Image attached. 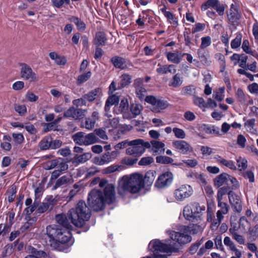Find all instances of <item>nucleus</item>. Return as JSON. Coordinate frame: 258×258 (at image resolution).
<instances>
[{"instance_id":"obj_11","label":"nucleus","mask_w":258,"mask_h":258,"mask_svg":"<svg viewBox=\"0 0 258 258\" xmlns=\"http://www.w3.org/2000/svg\"><path fill=\"white\" fill-rule=\"evenodd\" d=\"M193 194L192 187L187 184L178 186L173 192L174 197L177 201L182 202L190 197Z\"/></svg>"},{"instance_id":"obj_10","label":"nucleus","mask_w":258,"mask_h":258,"mask_svg":"<svg viewBox=\"0 0 258 258\" xmlns=\"http://www.w3.org/2000/svg\"><path fill=\"white\" fill-rule=\"evenodd\" d=\"M205 210V207H202L198 203H193L185 206L183 209V215L186 219L192 220L200 217L201 213Z\"/></svg>"},{"instance_id":"obj_50","label":"nucleus","mask_w":258,"mask_h":258,"mask_svg":"<svg viewBox=\"0 0 258 258\" xmlns=\"http://www.w3.org/2000/svg\"><path fill=\"white\" fill-rule=\"evenodd\" d=\"M235 96L237 100L241 104L244 103L246 101V96L241 88H238L236 92Z\"/></svg>"},{"instance_id":"obj_5","label":"nucleus","mask_w":258,"mask_h":258,"mask_svg":"<svg viewBox=\"0 0 258 258\" xmlns=\"http://www.w3.org/2000/svg\"><path fill=\"white\" fill-rule=\"evenodd\" d=\"M72 223L76 227H81L91 217L89 208L83 201H80L74 208H72L68 213Z\"/></svg>"},{"instance_id":"obj_61","label":"nucleus","mask_w":258,"mask_h":258,"mask_svg":"<svg viewBox=\"0 0 258 258\" xmlns=\"http://www.w3.org/2000/svg\"><path fill=\"white\" fill-rule=\"evenodd\" d=\"M122 169V167L118 165H112L106 168L105 171L107 173H111L116 171H120Z\"/></svg>"},{"instance_id":"obj_45","label":"nucleus","mask_w":258,"mask_h":258,"mask_svg":"<svg viewBox=\"0 0 258 258\" xmlns=\"http://www.w3.org/2000/svg\"><path fill=\"white\" fill-rule=\"evenodd\" d=\"M242 48L243 50L246 53L251 54L255 57H257L258 56V55L255 54L249 47V43L248 40L245 39L243 40L242 45Z\"/></svg>"},{"instance_id":"obj_37","label":"nucleus","mask_w":258,"mask_h":258,"mask_svg":"<svg viewBox=\"0 0 258 258\" xmlns=\"http://www.w3.org/2000/svg\"><path fill=\"white\" fill-rule=\"evenodd\" d=\"M93 163L98 165H103L108 164L110 162L107 153H105L100 157L94 158L93 159Z\"/></svg>"},{"instance_id":"obj_4","label":"nucleus","mask_w":258,"mask_h":258,"mask_svg":"<svg viewBox=\"0 0 258 258\" xmlns=\"http://www.w3.org/2000/svg\"><path fill=\"white\" fill-rule=\"evenodd\" d=\"M46 234L49 238V244L53 248H58L60 244L68 242L72 234L68 229L59 228L56 225H48L46 228Z\"/></svg>"},{"instance_id":"obj_26","label":"nucleus","mask_w":258,"mask_h":258,"mask_svg":"<svg viewBox=\"0 0 258 258\" xmlns=\"http://www.w3.org/2000/svg\"><path fill=\"white\" fill-rule=\"evenodd\" d=\"M49 57L53 60L54 61L55 63L57 65L64 66L67 63L66 58L62 56L59 55L56 52L53 51L49 53Z\"/></svg>"},{"instance_id":"obj_32","label":"nucleus","mask_w":258,"mask_h":258,"mask_svg":"<svg viewBox=\"0 0 258 258\" xmlns=\"http://www.w3.org/2000/svg\"><path fill=\"white\" fill-rule=\"evenodd\" d=\"M183 83V78L179 73L174 75L169 82V86L176 88L179 87Z\"/></svg>"},{"instance_id":"obj_63","label":"nucleus","mask_w":258,"mask_h":258,"mask_svg":"<svg viewBox=\"0 0 258 258\" xmlns=\"http://www.w3.org/2000/svg\"><path fill=\"white\" fill-rule=\"evenodd\" d=\"M193 101L194 104L200 107H204L206 106L205 101L203 98L194 96Z\"/></svg>"},{"instance_id":"obj_40","label":"nucleus","mask_w":258,"mask_h":258,"mask_svg":"<svg viewBox=\"0 0 258 258\" xmlns=\"http://www.w3.org/2000/svg\"><path fill=\"white\" fill-rule=\"evenodd\" d=\"M223 242L225 245L228 248V249L232 252L239 250L237 248L234 242L229 237L226 236L224 239Z\"/></svg>"},{"instance_id":"obj_17","label":"nucleus","mask_w":258,"mask_h":258,"mask_svg":"<svg viewBox=\"0 0 258 258\" xmlns=\"http://www.w3.org/2000/svg\"><path fill=\"white\" fill-rule=\"evenodd\" d=\"M104 202L107 204L113 203L116 199L115 186L112 184H108L104 189Z\"/></svg>"},{"instance_id":"obj_16","label":"nucleus","mask_w":258,"mask_h":258,"mask_svg":"<svg viewBox=\"0 0 258 258\" xmlns=\"http://www.w3.org/2000/svg\"><path fill=\"white\" fill-rule=\"evenodd\" d=\"M46 169H51L54 168H60V170L65 171L68 168V165L64 159L58 158L48 161L46 164Z\"/></svg>"},{"instance_id":"obj_36","label":"nucleus","mask_w":258,"mask_h":258,"mask_svg":"<svg viewBox=\"0 0 258 258\" xmlns=\"http://www.w3.org/2000/svg\"><path fill=\"white\" fill-rule=\"evenodd\" d=\"M32 254L27 255L25 258H46V253L43 251H38L34 248H30Z\"/></svg>"},{"instance_id":"obj_14","label":"nucleus","mask_w":258,"mask_h":258,"mask_svg":"<svg viewBox=\"0 0 258 258\" xmlns=\"http://www.w3.org/2000/svg\"><path fill=\"white\" fill-rule=\"evenodd\" d=\"M172 146L176 151L182 154H187L193 151L192 147L184 140L174 141Z\"/></svg>"},{"instance_id":"obj_30","label":"nucleus","mask_w":258,"mask_h":258,"mask_svg":"<svg viewBox=\"0 0 258 258\" xmlns=\"http://www.w3.org/2000/svg\"><path fill=\"white\" fill-rule=\"evenodd\" d=\"M215 159L217 162L221 165H224L231 170H235L236 169L234 162L232 160L225 159L220 156L215 157Z\"/></svg>"},{"instance_id":"obj_15","label":"nucleus","mask_w":258,"mask_h":258,"mask_svg":"<svg viewBox=\"0 0 258 258\" xmlns=\"http://www.w3.org/2000/svg\"><path fill=\"white\" fill-rule=\"evenodd\" d=\"M87 110L80 108H75L71 107L64 112V116L66 117H71L75 119L82 118L85 115Z\"/></svg>"},{"instance_id":"obj_51","label":"nucleus","mask_w":258,"mask_h":258,"mask_svg":"<svg viewBox=\"0 0 258 258\" xmlns=\"http://www.w3.org/2000/svg\"><path fill=\"white\" fill-rule=\"evenodd\" d=\"M141 110L142 106L138 104H133L130 107V110L134 117L139 115Z\"/></svg>"},{"instance_id":"obj_12","label":"nucleus","mask_w":258,"mask_h":258,"mask_svg":"<svg viewBox=\"0 0 258 258\" xmlns=\"http://www.w3.org/2000/svg\"><path fill=\"white\" fill-rule=\"evenodd\" d=\"M21 67L20 75L22 79L30 83L35 82L38 80L36 74L29 66L26 63H22Z\"/></svg>"},{"instance_id":"obj_54","label":"nucleus","mask_w":258,"mask_h":258,"mask_svg":"<svg viewBox=\"0 0 258 258\" xmlns=\"http://www.w3.org/2000/svg\"><path fill=\"white\" fill-rule=\"evenodd\" d=\"M232 237L239 244H245V239L244 237L242 235L239 234L237 232H232Z\"/></svg>"},{"instance_id":"obj_34","label":"nucleus","mask_w":258,"mask_h":258,"mask_svg":"<svg viewBox=\"0 0 258 258\" xmlns=\"http://www.w3.org/2000/svg\"><path fill=\"white\" fill-rule=\"evenodd\" d=\"M119 98L115 95H112L109 96L107 99L104 109L105 111H108L110 109V107L113 105L117 104L119 102Z\"/></svg>"},{"instance_id":"obj_47","label":"nucleus","mask_w":258,"mask_h":258,"mask_svg":"<svg viewBox=\"0 0 258 258\" xmlns=\"http://www.w3.org/2000/svg\"><path fill=\"white\" fill-rule=\"evenodd\" d=\"M157 163L160 164L172 163L173 159L169 157L165 156H159L156 158Z\"/></svg>"},{"instance_id":"obj_9","label":"nucleus","mask_w":258,"mask_h":258,"mask_svg":"<svg viewBox=\"0 0 258 258\" xmlns=\"http://www.w3.org/2000/svg\"><path fill=\"white\" fill-rule=\"evenodd\" d=\"M75 143L80 145H89L98 141V138L94 133L85 134L83 132H78L72 137Z\"/></svg>"},{"instance_id":"obj_42","label":"nucleus","mask_w":258,"mask_h":258,"mask_svg":"<svg viewBox=\"0 0 258 258\" xmlns=\"http://www.w3.org/2000/svg\"><path fill=\"white\" fill-rule=\"evenodd\" d=\"M91 75L92 73L90 71L80 75L78 77L77 84L78 85H81L83 84L90 78Z\"/></svg>"},{"instance_id":"obj_18","label":"nucleus","mask_w":258,"mask_h":258,"mask_svg":"<svg viewBox=\"0 0 258 258\" xmlns=\"http://www.w3.org/2000/svg\"><path fill=\"white\" fill-rule=\"evenodd\" d=\"M229 202L234 211L240 213L242 211V202L240 197L233 192H230L228 197Z\"/></svg>"},{"instance_id":"obj_29","label":"nucleus","mask_w":258,"mask_h":258,"mask_svg":"<svg viewBox=\"0 0 258 258\" xmlns=\"http://www.w3.org/2000/svg\"><path fill=\"white\" fill-rule=\"evenodd\" d=\"M55 220L57 223L63 227L64 229L69 230L71 225L64 214H59L56 215Z\"/></svg>"},{"instance_id":"obj_58","label":"nucleus","mask_w":258,"mask_h":258,"mask_svg":"<svg viewBox=\"0 0 258 258\" xmlns=\"http://www.w3.org/2000/svg\"><path fill=\"white\" fill-rule=\"evenodd\" d=\"M198 161L196 159H188L182 160V163L178 164V165H182L185 164L187 166L191 168L195 167L198 165Z\"/></svg>"},{"instance_id":"obj_43","label":"nucleus","mask_w":258,"mask_h":258,"mask_svg":"<svg viewBox=\"0 0 258 258\" xmlns=\"http://www.w3.org/2000/svg\"><path fill=\"white\" fill-rule=\"evenodd\" d=\"M39 147L43 150L51 148V138L49 137L43 138L39 143Z\"/></svg>"},{"instance_id":"obj_31","label":"nucleus","mask_w":258,"mask_h":258,"mask_svg":"<svg viewBox=\"0 0 258 258\" xmlns=\"http://www.w3.org/2000/svg\"><path fill=\"white\" fill-rule=\"evenodd\" d=\"M198 57L201 63L205 66H210L212 62L209 54H206L204 50L198 49L197 51Z\"/></svg>"},{"instance_id":"obj_48","label":"nucleus","mask_w":258,"mask_h":258,"mask_svg":"<svg viewBox=\"0 0 258 258\" xmlns=\"http://www.w3.org/2000/svg\"><path fill=\"white\" fill-rule=\"evenodd\" d=\"M168 106V103L166 101L158 99L154 106L157 111H160L161 110L165 109Z\"/></svg>"},{"instance_id":"obj_13","label":"nucleus","mask_w":258,"mask_h":258,"mask_svg":"<svg viewBox=\"0 0 258 258\" xmlns=\"http://www.w3.org/2000/svg\"><path fill=\"white\" fill-rule=\"evenodd\" d=\"M173 178L172 173L170 171H166L158 177L155 183V186L158 188H165L172 183Z\"/></svg>"},{"instance_id":"obj_20","label":"nucleus","mask_w":258,"mask_h":258,"mask_svg":"<svg viewBox=\"0 0 258 258\" xmlns=\"http://www.w3.org/2000/svg\"><path fill=\"white\" fill-rule=\"evenodd\" d=\"M229 21L232 23H237L240 19L241 15L238 11V6L236 3L232 4L227 14Z\"/></svg>"},{"instance_id":"obj_56","label":"nucleus","mask_w":258,"mask_h":258,"mask_svg":"<svg viewBox=\"0 0 258 258\" xmlns=\"http://www.w3.org/2000/svg\"><path fill=\"white\" fill-rule=\"evenodd\" d=\"M172 131L177 138L183 139L186 137V134L184 131L181 128L174 127L172 130Z\"/></svg>"},{"instance_id":"obj_38","label":"nucleus","mask_w":258,"mask_h":258,"mask_svg":"<svg viewBox=\"0 0 258 258\" xmlns=\"http://www.w3.org/2000/svg\"><path fill=\"white\" fill-rule=\"evenodd\" d=\"M230 192H232V191L230 190L228 187H222L219 188L217 195V201H223L226 195H228L229 197Z\"/></svg>"},{"instance_id":"obj_25","label":"nucleus","mask_w":258,"mask_h":258,"mask_svg":"<svg viewBox=\"0 0 258 258\" xmlns=\"http://www.w3.org/2000/svg\"><path fill=\"white\" fill-rule=\"evenodd\" d=\"M167 60L172 63L178 64L181 61L183 55L182 53L177 52H167L166 53Z\"/></svg>"},{"instance_id":"obj_28","label":"nucleus","mask_w":258,"mask_h":258,"mask_svg":"<svg viewBox=\"0 0 258 258\" xmlns=\"http://www.w3.org/2000/svg\"><path fill=\"white\" fill-rule=\"evenodd\" d=\"M218 206L220 208L216 213V217L221 218V217H224L223 215L227 214L230 209V207L225 202L223 201H217Z\"/></svg>"},{"instance_id":"obj_55","label":"nucleus","mask_w":258,"mask_h":258,"mask_svg":"<svg viewBox=\"0 0 258 258\" xmlns=\"http://www.w3.org/2000/svg\"><path fill=\"white\" fill-rule=\"evenodd\" d=\"M219 3L218 0H208L205 4L202 6L201 9L202 10L205 11L209 7L214 8Z\"/></svg>"},{"instance_id":"obj_59","label":"nucleus","mask_w":258,"mask_h":258,"mask_svg":"<svg viewBox=\"0 0 258 258\" xmlns=\"http://www.w3.org/2000/svg\"><path fill=\"white\" fill-rule=\"evenodd\" d=\"M12 137L17 144H21L24 141V137L21 133H13Z\"/></svg>"},{"instance_id":"obj_22","label":"nucleus","mask_w":258,"mask_h":258,"mask_svg":"<svg viewBox=\"0 0 258 258\" xmlns=\"http://www.w3.org/2000/svg\"><path fill=\"white\" fill-rule=\"evenodd\" d=\"M111 61L115 68L121 70L127 69L132 66L125 59L119 56L112 57Z\"/></svg>"},{"instance_id":"obj_52","label":"nucleus","mask_w":258,"mask_h":258,"mask_svg":"<svg viewBox=\"0 0 258 258\" xmlns=\"http://www.w3.org/2000/svg\"><path fill=\"white\" fill-rule=\"evenodd\" d=\"M211 39L210 36L203 37L201 38V44L199 49H203L209 46L211 44Z\"/></svg>"},{"instance_id":"obj_2","label":"nucleus","mask_w":258,"mask_h":258,"mask_svg":"<svg viewBox=\"0 0 258 258\" xmlns=\"http://www.w3.org/2000/svg\"><path fill=\"white\" fill-rule=\"evenodd\" d=\"M205 227L204 223L201 225L193 224L188 226H180L179 231L169 230L166 231L170 239L180 245L189 243L191 240L190 234L201 233Z\"/></svg>"},{"instance_id":"obj_39","label":"nucleus","mask_w":258,"mask_h":258,"mask_svg":"<svg viewBox=\"0 0 258 258\" xmlns=\"http://www.w3.org/2000/svg\"><path fill=\"white\" fill-rule=\"evenodd\" d=\"M69 20L75 23L77 29L80 31H84L86 29V24L80 19L76 17H72Z\"/></svg>"},{"instance_id":"obj_41","label":"nucleus","mask_w":258,"mask_h":258,"mask_svg":"<svg viewBox=\"0 0 258 258\" xmlns=\"http://www.w3.org/2000/svg\"><path fill=\"white\" fill-rule=\"evenodd\" d=\"M250 227V223L248 220L244 216H242L239 220V228L242 230L245 231L249 230Z\"/></svg>"},{"instance_id":"obj_33","label":"nucleus","mask_w":258,"mask_h":258,"mask_svg":"<svg viewBox=\"0 0 258 258\" xmlns=\"http://www.w3.org/2000/svg\"><path fill=\"white\" fill-rule=\"evenodd\" d=\"M230 176L225 173H223L217 176L214 179V185L218 187L225 184Z\"/></svg>"},{"instance_id":"obj_44","label":"nucleus","mask_w":258,"mask_h":258,"mask_svg":"<svg viewBox=\"0 0 258 258\" xmlns=\"http://www.w3.org/2000/svg\"><path fill=\"white\" fill-rule=\"evenodd\" d=\"M242 34L237 33L236 37L231 41V47L232 49H236L238 48L241 44Z\"/></svg>"},{"instance_id":"obj_1","label":"nucleus","mask_w":258,"mask_h":258,"mask_svg":"<svg viewBox=\"0 0 258 258\" xmlns=\"http://www.w3.org/2000/svg\"><path fill=\"white\" fill-rule=\"evenodd\" d=\"M155 175L156 172L153 170L147 171L144 176L143 174L137 172L125 175L118 180V193L122 196L127 192L133 194H137L144 187L145 182L148 186L152 185Z\"/></svg>"},{"instance_id":"obj_49","label":"nucleus","mask_w":258,"mask_h":258,"mask_svg":"<svg viewBox=\"0 0 258 258\" xmlns=\"http://www.w3.org/2000/svg\"><path fill=\"white\" fill-rule=\"evenodd\" d=\"M70 180V177L67 176H61L57 180L55 185H54V188L56 189L58 187L67 183Z\"/></svg>"},{"instance_id":"obj_62","label":"nucleus","mask_w":258,"mask_h":258,"mask_svg":"<svg viewBox=\"0 0 258 258\" xmlns=\"http://www.w3.org/2000/svg\"><path fill=\"white\" fill-rule=\"evenodd\" d=\"M237 165L240 168V170H244L247 167V160L241 157L237 159Z\"/></svg>"},{"instance_id":"obj_19","label":"nucleus","mask_w":258,"mask_h":258,"mask_svg":"<svg viewBox=\"0 0 258 258\" xmlns=\"http://www.w3.org/2000/svg\"><path fill=\"white\" fill-rule=\"evenodd\" d=\"M143 79L137 78L134 80L133 84L136 89V94L141 100H144L147 95V90L143 86Z\"/></svg>"},{"instance_id":"obj_3","label":"nucleus","mask_w":258,"mask_h":258,"mask_svg":"<svg viewBox=\"0 0 258 258\" xmlns=\"http://www.w3.org/2000/svg\"><path fill=\"white\" fill-rule=\"evenodd\" d=\"M46 234L49 238V244L53 248H58L60 244L68 242L72 234L68 229L59 228L56 225H48L46 228Z\"/></svg>"},{"instance_id":"obj_64","label":"nucleus","mask_w":258,"mask_h":258,"mask_svg":"<svg viewBox=\"0 0 258 258\" xmlns=\"http://www.w3.org/2000/svg\"><path fill=\"white\" fill-rule=\"evenodd\" d=\"M249 234L253 238H258V223L256 224L253 227L249 228Z\"/></svg>"},{"instance_id":"obj_21","label":"nucleus","mask_w":258,"mask_h":258,"mask_svg":"<svg viewBox=\"0 0 258 258\" xmlns=\"http://www.w3.org/2000/svg\"><path fill=\"white\" fill-rule=\"evenodd\" d=\"M151 145V152L154 155H160L165 151V144L158 141L153 140L149 143Z\"/></svg>"},{"instance_id":"obj_24","label":"nucleus","mask_w":258,"mask_h":258,"mask_svg":"<svg viewBox=\"0 0 258 258\" xmlns=\"http://www.w3.org/2000/svg\"><path fill=\"white\" fill-rule=\"evenodd\" d=\"M102 96V91L101 88H97L91 90L86 94L84 97L89 102H92L95 99L101 97Z\"/></svg>"},{"instance_id":"obj_53","label":"nucleus","mask_w":258,"mask_h":258,"mask_svg":"<svg viewBox=\"0 0 258 258\" xmlns=\"http://www.w3.org/2000/svg\"><path fill=\"white\" fill-rule=\"evenodd\" d=\"M154 162V159L153 157L148 156L144 157L141 159L139 162V165L141 166L149 165Z\"/></svg>"},{"instance_id":"obj_46","label":"nucleus","mask_w":258,"mask_h":258,"mask_svg":"<svg viewBox=\"0 0 258 258\" xmlns=\"http://www.w3.org/2000/svg\"><path fill=\"white\" fill-rule=\"evenodd\" d=\"M225 91V88L224 87H221L219 88L218 91H214L213 94V97L217 100V101H222L224 97V92Z\"/></svg>"},{"instance_id":"obj_57","label":"nucleus","mask_w":258,"mask_h":258,"mask_svg":"<svg viewBox=\"0 0 258 258\" xmlns=\"http://www.w3.org/2000/svg\"><path fill=\"white\" fill-rule=\"evenodd\" d=\"M164 16L170 24L173 25H177V21L176 20L175 16L171 12L168 11L167 13H166Z\"/></svg>"},{"instance_id":"obj_27","label":"nucleus","mask_w":258,"mask_h":258,"mask_svg":"<svg viewBox=\"0 0 258 258\" xmlns=\"http://www.w3.org/2000/svg\"><path fill=\"white\" fill-rule=\"evenodd\" d=\"M120 81L118 83V89H121L130 85L132 82V76L126 73L122 74L119 77Z\"/></svg>"},{"instance_id":"obj_60","label":"nucleus","mask_w":258,"mask_h":258,"mask_svg":"<svg viewBox=\"0 0 258 258\" xmlns=\"http://www.w3.org/2000/svg\"><path fill=\"white\" fill-rule=\"evenodd\" d=\"M137 161V159H134L131 157H124L121 160V164L127 166H132Z\"/></svg>"},{"instance_id":"obj_6","label":"nucleus","mask_w":258,"mask_h":258,"mask_svg":"<svg viewBox=\"0 0 258 258\" xmlns=\"http://www.w3.org/2000/svg\"><path fill=\"white\" fill-rule=\"evenodd\" d=\"M149 247L154 252V258H167L165 254H158L159 252L170 253L178 251V248L173 245H168L159 240L151 241Z\"/></svg>"},{"instance_id":"obj_8","label":"nucleus","mask_w":258,"mask_h":258,"mask_svg":"<svg viewBox=\"0 0 258 258\" xmlns=\"http://www.w3.org/2000/svg\"><path fill=\"white\" fill-rule=\"evenodd\" d=\"M88 203L94 211H99L104 209L105 202L103 194L98 189L92 190L88 195Z\"/></svg>"},{"instance_id":"obj_23","label":"nucleus","mask_w":258,"mask_h":258,"mask_svg":"<svg viewBox=\"0 0 258 258\" xmlns=\"http://www.w3.org/2000/svg\"><path fill=\"white\" fill-rule=\"evenodd\" d=\"M156 72L161 75L167 73L174 74L176 72V67L173 64H158V68L156 69Z\"/></svg>"},{"instance_id":"obj_35","label":"nucleus","mask_w":258,"mask_h":258,"mask_svg":"<svg viewBox=\"0 0 258 258\" xmlns=\"http://www.w3.org/2000/svg\"><path fill=\"white\" fill-rule=\"evenodd\" d=\"M106 38L104 33L99 32L96 33L94 43L97 46H103L105 44Z\"/></svg>"},{"instance_id":"obj_7","label":"nucleus","mask_w":258,"mask_h":258,"mask_svg":"<svg viewBox=\"0 0 258 258\" xmlns=\"http://www.w3.org/2000/svg\"><path fill=\"white\" fill-rule=\"evenodd\" d=\"M128 146L130 147L125 150L126 154L138 157L145 152L146 148H150L151 145L149 142L139 139L130 141Z\"/></svg>"}]
</instances>
